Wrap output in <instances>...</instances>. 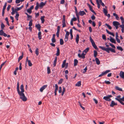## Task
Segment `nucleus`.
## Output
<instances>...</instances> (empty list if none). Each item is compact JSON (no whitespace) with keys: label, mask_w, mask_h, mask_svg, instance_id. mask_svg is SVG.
<instances>
[{"label":"nucleus","mask_w":124,"mask_h":124,"mask_svg":"<svg viewBox=\"0 0 124 124\" xmlns=\"http://www.w3.org/2000/svg\"><path fill=\"white\" fill-rule=\"evenodd\" d=\"M20 88L21 90V91H20L19 93H18V94L20 96V99H21L24 101H26L27 100V98L25 96V95L23 93L24 91L23 88V85L22 84L21 85Z\"/></svg>","instance_id":"1"},{"label":"nucleus","mask_w":124,"mask_h":124,"mask_svg":"<svg viewBox=\"0 0 124 124\" xmlns=\"http://www.w3.org/2000/svg\"><path fill=\"white\" fill-rule=\"evenodd\" d=\"M89 47L86 48L83 52V53L81 54V55L80 54H78V56L79 58H81L82 59H85V55L86 53L89 50Z\"/></svg>","instance_id":"2"},{"label":"nucleus","mask_w":124,"mask_h":124,"mask_svg":"<svg viewBox=\"0 0 124 124\" xmlns=\"http://www.w3.org/2000/svg\"><path fill=\"white\" fill-rule=\"evenodd\" d=\"M99 47L102 50L106 51L108 53H110V48H106L104 46H100Z\"/></svg>","instance_id":"3"},{"label":"nucleus","mask_w":124,"mask_h":124,"mask_svg":"<svg viewBox=\"0 0 124 124\" xmlns=\"http://www.w3.org/2000/svg\"><path fill=\"white\" fill-rule=\"evenodd\" d=\"M62 27L64 28L66 26V23H65V16L63 15V19L62 22Z\"/></svg>","instance_id":"4"},{"label":"nucleus","mask_w":124,"mask_h":124,"mask_svg":"<svg viewBox=\"0 0 124 124\" xmlns=\"http://www.w3.org/2000/svg\"><path fill=\"white\" fill-rule=\"evenodd\" d=\"M110 71V70H106L105 71L103 72H102V73L100 74L98 77H101L102 76H104L107 73L109 72Z\"/></svg>","instance_id":"5"},{"label":"nucleus","mask_w":124,"mask_h":124,"mask_svg":"<svg viewBox=\"0 0 124 124\" xmlns=\"http://www.w3.org/2000/svg\"><path fill=\"white\" fill-rule=\"evenodd\" d=\"M121 97L120 95H118L116 96V97L115 98V99L117 101V100H119L121 101H123L124 102V96L121 98Z\"/></svg>","instance_id":"6"},{"label":"nucleus","mask_w":124,"mask_h":124,"mask_svg":"<svg viewBox=\"0 0 124 124\" xmlns=\"http://www.w3.org/2000/svg\"><path fill=\"white\" fill-rule=\"evenodd\" d=\"M26 63L27 62H28V65L29 66L31 67L32 66V63L31 62L30 60H28V57H26Z\"/></svg>","instance_id":"7"},{"label":"nucleus","mask_w":124,"mask_h":124,"mask_svg":"<svg viewBox=\"0 0 124 124\" xmlns=\"http://www.w3.org/2000/svg\"><path fill=\"white\" fill-rule=\"evenodd\" d=\"M0 35L3 36L5 37H7V34L4 32L2 30H0Z\"/></svg>","instance_id":"8"},{"label":"nucleus","mask_w":124,"mask_h":124,"mask_svg":"<svg viewBox=\"0 0 124 124\" xmlns=\"http://www.w3.org/2000/svg\"><path fill=\"white\" fill-rule=\"evenodd\" d=\"M119 75L122 78L124 79V72L123 71H121L119 73Z\"/></svg>","instance_id":"9"},{"label":"nucleus","mask_w":124,"mask_h":124,"mask_svg":"<svg viewBox=\"0 0 124 124\" xmlns=\"http://www.w3.org/2000/svg\"><path fill=\"white\" fill-rule=\"evenodd\" d=\"M103 99L105 100L106 101H111V99L109 98L108 96H104L103 98Z\"/></svg>","instance_id":"10"},{"label":"nucleus","mask_w":124,"mask_h":124,"mask_svg":"<svg viewBox=\"0 0 124 124\" xmlns=\"http://www.w3.org/2000/svg\"><path fill=\"white\" fill-rule=\"evenodd\" d=\"M117 103H115L114 101H111V104L110 105V106L112 107H113L114 105H117Z\"/></svg>","instance_id":"11"},{"label":"nucleus","mask_w":124,"mask_h":124,"mask_svg":"<svg viewBox=\"0 0 124 124\" xmlns=\"http://www.w3.org/2000/svg\"><path fill=\"white\" fill-rule=\"evenodd\" d=\"M47 86V85H44L42 86L40 89V92H42L46 88Z\"/></svg>","instance_id":"12"},{"label":"nucleus","mask_w":124,"mask_h":124,"mask_svg":"<svg viewBox=\"0 0 124 124\" xmlns=\"http://www.w3.org/2000/svg\"><path fill=\"white\" fill-rule=\"evenodd\" d=\"M79 15L83 16L84 15H86L85 13L83 11H80L78 12Z\"/></svg>","instance_id":"13"},{"label":"nucleus","mask_w":124,"mask_h":124,"mask_svg":"<svg viewBox=\"0 0 124 124\" xmlns=\"http://www.w3.org/2000/svg\"><path fill=\"white\" fill-rule=\"evenodd\" d=\"M110 39H109L110 41L112 43L116 44V42L115 40L112 38L111 36H110Z\"/></svg>","instance_id":"14"},{"label":"nucleus","mask_w":124,"mask_h":124,"mask_svg":"<svg viewBox=\"0 0 124 124\" xmlns=\"http://www.w3.org/2000/svg\"><path fill=\"white\" fill-rule=\"evenodd\" d=\"M113 25L114 26H119L120 25V23L117 21H114L113 23Z\"/></svg>","instance_id":"15"},{"label":"nucleus","mask_w":124,"mask_h":124,"mask_svg":"<svg viewBox=\"0 0 124 124\" xmlns=\"http://www.w3.org/2000/svg\"><path fill=\"white\" fill-rule=\"evenodd\" d=\"M16 10V8H15L14 9V7H12V12L11 14L12 15H13L15 14V13L16 11H17Z\"/></svg>","instance_id":"16"},{"label":"nucleus","mask_w":124,"mask_h":124,"mask_svg":"<svg viewBox=\"0 0 124 124\" xmlns=\"http://www.w3.org/2000/svg\"><path fill=\"white\" fill-rule=\"evenodd\" d=\"M35 27L37 28L38 31H40L41 26L39 24H36L35 25Z\"/></svg>","instance_id":"17"},{"label":"nucleus","mask_w":124,"mask_h":124,"mask_svg":"<svg viewBox=\"0 0 124 124\" xmlns=\"http://www.w3.org/2000/svg\"><path fill=\"white\" fill-rule=\"evenodd\" d=\"M79 38V35L78 34H77L76 35V41L77 44H78V42Z\"/></svg>","instance_id":"18"},{"label":"nucleus","mask_w":124,"mask_h":124,"mask_svg":"<svg viewBox=\"0 0 124 124\" xmlns=\"http://www.w3.org/2000/svg\"><path fill=\"white\" fill-rule=\"evenodd\" d=\"M17 89L18 93V92L19 93L20 90L19 87V83L18 82L17 83Z\"/></svg>","instance_id":"19"},{"label":"nucleus","mask_w":124,"mask_h":124,"mask_svg":"<svg viewBox=\"0 0 124 124\" xmlns=\"http://www.w3.org/2000/svg\"><path fill=\"white\" fill-rule=\"evenodd\" d=\"M93 46V47L96 49H98V48L97 46L96 45L95 43L94 42L92 43Z\"/></svg>","instance_id":"20"},{"label":"nucleus","mask_w":124,"mask_h":124,"mask_svg":"<svg viewBox=\"0 0 124 124\" xmlns=\"http://www.w3.org/2000/svg\"><path fill=\"white\" fill-rule=\"evenodd\" d=\"M95 60L97 65H99L100 64V62L98 58L96 57L95 58Z\"/></svg>","instance_id":"21"},{"label":"nucleus","mask_w":124,"mask_h":124,"mask_svg":"<svg viewBox=\"0 0 124 124\" xmlns=\"http://www.w3.org/2000/svg\"><path fill=\"white\" fill-rule=\"evenodd\" d=\"M38 37L39 40H40L41 39V32L39 31V32L38 34Z\"/></svg>","instance_id":"22"},{"label":"nucleus","mask_w":124,"mask_h":124,"mask_svg":"<svg viewBox=\"0 0 124 124\" xmlns=\"http://www.w3.org/2000/svg\"><path fill=\"white\" fill-rule=\"evenodd\" d=\"M57 53L56 54V55L57 56H58L60 54V49L59 47H57Z\"/></svg>","instance_id":"23"},{"label":"nucleus","mask_w":124,"mask_h":124,"mask_svg":"<svg viewBox=\"0 0 124 124\" xmlns=\"http://www.w3.org/2000/svg\"><path fill=\"white\" fill-rule=\"evenodd\" d=\"M66 60H64L63 61L62 66V68H64L65 67V66L66 64Z\"/></svg>","instance_id":"24"},{"label":"nucleus","mask_w":124,"mask_h":124,"mask_svg":"<svg viewBox=\"0 0 124 124\" xmlns=\"http://www.w3.org/2000/svg\"><path fill=\"white\" fill-rule=\"evenodd\" d=\"M45 17L44 16H41L40 18L41 20V22L42 23H43L45 22V19H44Z\"/></svg>","instance_id":"25"},{"label":"nucleus","mask_w":124,"mask_h":124,"mask_svg":"<svg viewBox=\"0 0 124 124\" xmlns=\"http://www.w3.org/2000/svg\"><path fill=\"white\" fill-rule=\"evenodd\" d=\"M81 81H79L77 82V83L75 85L76 86H80L81 85Z\"/></svg>","instance_id":"26"},{"label":"nucleus","mask_w":124,"mask_h":124,"mask_svg":"<svg viewBox=\"0 0 124 124\" xmlns=\"http://www.w3.org/2000/svg\"><path fill=\"white\" fill-rule=\"evenodd\" d=\"M115 88L116 90H117L120 91H123L122 88H119L118 86H115Z\"/></svg>","instance_id":"27"},{"label":"nucleus","mask_w":124,"mask_h":124,"mask_svg":"<svg viewBox=\"0 0 124 124\" xmlns=\"http://www.w3.org/2000/svg\"><path fill=\"white\" fill-rule=\"evenodd\" d=\"M115 88L116 90H117L120 91H123L122 88H119L118 86H115Z\"/></svg>","instance_id":"28"},{"label":"nucleus","mask_w":124,"mask_h":124,"mask_svg":"<svg viewBox=\"0 0 124 124\" xmlns=\"http://www.w3.org/2000/svg\"><path fill=\"white\" fill-rule=\"evenodd\" d=\"M78 63V61L76 59H75L74 61V66H75L77 65Z\"/></svg>","instance_id":"29"},{"label":"nucleus","mask_w":124,"mask_h":124,"mask_svg":"<svg viewBox=\"0 0 124 124\" xmlns=\"http://www.w3.org/2000/svg\"><path fill=\"white\" fill-rule=\"evenodd\" d=\"M113 15L116 17V18L117 20L119 19V17L118 15L115 13H113Z\"/></svg>","instance_id":"30"},{"label":"nucleus","mask_w":124,"mask_h":124,"mask_svg":"<svg viewBox=\"0 0 124 124\" xmlns=\"http://www.w3.org/2000/svg\"><path fill=\"white\" fill-rule=\"evenodd\" d=\"M97 4V5L98 7V8H99L100 7V5L99 3L98 0H96Z\"/></svg>","instance_id":"31"},{"label":"nucleus","mask_w":124,"mask_h":124,"mask_svg":"<svg viewBox=\"0 0 124 124\" xmlns=\"http://www.w3.org/2000/svg\"><path fill=\"white\" fill-rule=\"evenodd\" d=\"M103 12L106 16H107V14L108 12L106 9L104 8H103Z\"/></svg>","instance_id":"32"},{"label":"nucleus","mask_w":124,"mask_h":124,"mask_svg":"<svg viewBox=\"0 0 124 124\" xmlns=\"http://www.w3.org/2000/svg\"><path fill=\"white\" fill-rule=\"evenodd\" d=\"M23 7V5H22L21 7L18 8V7H16V10L17 11H19L21 10Z\"/></svg>","instance_id":"33"},{"label":"nucleus","mask_w":124,"mask_h":124,"mask_svg":"<svg viewBox=\"0 0 124 124\" xmlns=\"http://www.w3.org/2000/svg\"><path fill=\"white\" fill-rule=\"evenodd\" d=\"M1 29L2 30L4 29V28L5 27V25L2 22L1 23Z\"/></svg>","instance_id":"34"},{"label":"nucleus","mask_w":124,"mask_h":124,"mask_svg":"<svg viewBox=\"0 0 124 124\" xmlns=\"http://www.w3.org/2000/svg\"><path fill=\"white\" fill-rule=\"evenodd\" d=\"M44 4L43 2H41L40 3V5H39V7H41L42 8L44 6Z\"/></svg>","instance_id":"35"},{"label":"nucleus","mask_w":124,"mask_h":124,"mask_svg":"<svg viewBox=\"0 0 124 124\" xmlns=\"http://www.w3.org/2000/svg\"><path fill=\"white\" fill-rule=\"evenodd\" d=\"M55 88L54 90L55 92H57L58 90V86L57 84H55Z\"/></svg>","instance_id":"36"},{"label":"nucleus","mask_w":124,"mask_h":124,"mask_svg":"<svg viewBox=\"0 0 124 124\" xmlns=\"http://www.w3.org/2000/svg\"><path fill=\"white\" fill-rule=\"evenodd\" d=\"M64 43V42L63 40L62 39H60V44L62 45Z\"/></svg>","instance_id":"37"},{"label":"nucleus","mask_w":124,"mask_h":124,"mask_svg":"<svg viewBox=\"0 0 124 124\" xmlns=\"http://www.w3.org/2000/svg\"><path fill=\"white\" fill-rule=\"evenodd\" d=\"M94 56L95 57L97 56V52L96 50H94Z\"/></svg>","instance_id":"38"},{"label":"nucleus","mask_w":124,"mask_h":124,"mask_svg":"<svg viewBox=\"0 0 124 124\" xmlns=\"http://www.w3.org/2000/svg\"><path fill=\"white\" fill-rule=\"evenodd\" d=\"M19 14H16L15 16V18L17 21H18V17L19 16Z\"/></svg>","instance_id":"39"},{"label":"nucleus","mask_w":124,"mask_h":124,"mask_svg":"<svg viewBox=\"0 0 124 124\" xmlns=\"http://www.w3.org/2000/svg\"><path fill=\"white\" fill-rule=\"evenodd\" d=\"M117 48L119 50H120L121 51H122L123 50V49L122 48V47L120 46H117Z\"/></svg>","instance_id":"40"},{"label":"nucleus","mask_w":124,"mask_h":124,"mask_svg":"<svg viewBox=\"0 0 124 124\" xmlns=\"http://www.w3.org/2000/svg\"><path fill=\"white\" fill-rule=\"evenodd\" d=\"M87 67L86 66L85 68L84 69L82 73H85V72H86L87 70Z\"/></svg>","instance_id":"41"},{"label":"nucleus","mask_w":124,"mask_h":124,"mask_svg":"<svg viewBox=\"0 0 124 124\" xmlns=\"http://www.w3.org/2000/svg\"><path fill=\"white\" fill-rule=\"evenodd\" d=\"M120 19L121 20V22L122 24H124V19L122 16H121Z\"/></svg>","instance_id":"42"},{"label":"nucleus","mask_w":124,"mask_h":124,"mask_svg":"<svg viewBox=\"0 0 124 124\" xmlns=\"http://www.w3.org/2000/svg\"><path fill=\"white\" fill-rule=\"evenodd\" d=\"M32 20L31 19L29 22V26H31L32 25Z\"/></svg>","instance_id":"43"},{"label":"nucleus","mask_w":124,"mask_h":124,"mask_svg":"<svg viewBox=\"0 0 124 124\" xmlns=\"http://www.w3.org/2000/svg\"><path fill=\"white\" fill-rule=\"evenodd\" d=\"M38 50V48H36L35 50V54H36L37 56L39 54Z\"/></svg>","instance_id":"44"},{"label":"nucleus","mask_w":124,"mask_h":124,"mask_svg":"<svg viewBox=\"0 0 124 124\" xmlns=\"http://www.w3.org/2000/svg\"><path fill=\"white\" fill-rule=\"evenodd\" d=\"M105 25L108 27L109 29L111 30V29L112 28V27L109 25L107 23H106Z\"/></svg>","instance_id":"45"},{"label":"nucleus","mask_w":124,"mask_h":124,"mask_svg":"<svg viewBox=\"0 0 124 124\" xmlns=\"http://www.w3.org/2000/svg\"><path fill=\"white\" fill-rule=\"evenodd\" d=\"M47 73L48 74H49L50 73V68L49 67H47Z\"/></svg>","instance_id":"46"},{"label":"nucleus","mask_w":124,"mask_h":124,"mask_svg":"<svg viewBox=\"0 0 124 124\" xmlns=\"http://www.w3.org/2000/svg\"><path fill=\"white\" fill-rule=\"evenodd\" d=\"M7 5V3L6 2L5 3L4 5L3 6L2 10H5L6 9V8Z\"/></svg>","instance_id":"47"},{"label":"nucleus","mask_w":124,"mask_h":124,"mask_svg":"<svg viewBox=\"0 0 124 124\" xmlns=\"http://www.w3.org/2000/svg\"><path fill=\"white\" fill-rule=\"evenodd\" d=\"M23 52H22V55L20 56L18 58L20 60H21L23 58Z\"/></svg>","instance_id":"48"},{"label":"nucleus","mask_w":124,"mask_h":124,"mask_svg":"<svg viewBox=\"0 0 124 124\" xmlns=\"http://www.w3.org/2000/svg\"><path fill=\"white\" fill-rule=\"evenodd\" d=\"M69 34V32L67 31L66 32V34L65 35V37L68 38V36Z\"/></svg>","instance_id":"49"},{"label":"nucleus","mask_w":124,"mask_h":124,"mask_svg":"<svg viewBox=\"0 0 124 124\" xmlns=\"http://www.w3.org/2000/svg\"><path fill=\"white\" fill-rule=\"evenodd\" d=\"M110 51L113 53H115L116 51L113 48H110Z\"/></svg>","instance_id":"50"},{"label":"nucleus","mask_w":124,"mask_h":124,"mask_svg":"<svg viewBox=\"0 0 124 124\" xmlns=\"http://www.w3.org/2000/svg\"><path fill=\"white\" fill-rule=\"evenodd\" d=\"M109 44L111 46L112 48L114 49L116 48L115 46L113 44L110 43H109Z\"/></svg>","instance_id":"51"},{"label":"nucleus","mask_w":124,"mask_h":124,"mask_svg":"<svg viewBox=\"0 0 124 124\" xmlns=\"http://www.w3.org/2000/svg\"><path fill=\"white\" fill-rule=\"evenodd\" d=\"M63 79H62L61 78L59 80L58 83L59 84H61L62 82Z\"/></svg>","instance_id":"52"},{"label":"nucleus","mask_w":124,"mask_h":124,"mask_svg":"<svg viewBox=\"0 0 124 124\" xmlns=\"http://www.w3.org/2000/svg\"><path fill=\"white\" fill-rule=\"evenodd\" d=\"M102 39L104 40H106V36L104 34H103L102 35Z\"/></svg>","instance_id":"53"},{"label":"nucleus","mask_w":124,"mask_h":124,"mask_svg":"<svg viewBox=\"0 0 124 124\" xmlns=\"http://www.w3.org/2000/svg\"><path fill=\"white\" fill-rule=\"evenodd\" d=\"M59 90L58 91L59 93H61L62 91V87L61 86H60L59 88Z\"/></svg>","instance_id":"54"},{"label":"nucleus","mask_w":124,"mask_h":124,"mask_svg":"<svg viewBox=\"0 0 124 124\" xmlns=\"http://www.w3.org/2000/svg\"><path fill=\"white\" fill-rule=\"evenodd\" d=\"M32 16H31L29 15V16H27V20L28 21L29 20V19H31Z\"/></svg>","instance_id":"55"},{"label":"nucleus","mask_w":124,"mask_h":124,"mask_svg":"<svg viewBox=\"0 0 124 124\" xmlns=\"http://www.w3.org/2000/svg\"><path fill=\"white\" fill-rule=\"evenodd\" d=\"M27 12L29 13V14H31L32 12V11L29 8L27 10Z\"/></svg>","instance_id":"56"},{"label":"nucleus","mask_w":124,"mask_h":124,"mask_svg":"<svg viewBox=\"0 0 124 124\" xmlns=\"http://www.w3.org/2000/svg\"><path fill=\"white\" fill-rule=\"evenodd\" d=\"M104 82L107 84H109L111 83V82L109 81L106 80Z\"/></svg>","instance_id":"57"},{"label":"nucleus","mask_w":124,"mask_h":124,"mask_svg":"<svg viewBox=\"0 0 124 124\" xmlns=\"http://www.w3.org/2000/svg\"><path fill=\"white\" fill-rule=\"evenodd\" d=\"M11 6L10 5H9L8 6L7 8V10L8 11L9 10V9L11 8Z\"/></svg>","instance_id":"58"},{"label":"nucleus","mask_w":124,"mask_h":124,"mask_svg":"<svg viewBox=\"0 0 124 124\" xmlns=\"http://www.w3.org/2000/svg\"><path fill=\"white\" fill-rule=\"evenodd\" d=\"M87 5L88 6L90 10H91L92 9V6L89 4H87Z\"/></svg>","instance_id":"59"},{"label":"nucleus","mask_w":124,"mask_h":124,"mask_svg":"<svg viewBox=\"0 0 124 124\" xmlns=\"http://www.w3.org/2000/svg\"><path fill=\"white\" fill-rule=\"evenodd\" d=\"M51 40L52 42L53 43H55L56 42V40L55 38H52Z\"/></svg>","instance_id":"60"},{"label":"nucleus","mask_w":124,"mask_h":124,"mask_svg":"<svg viewBox=\"0 0 124 124\" xmlns=\"http://www.w3.org/2000/svg\"><path fill=\"white\" fill-rule=\"evenodd\" d=\"M22 63H20V65L19 66V70H21L22 69Z\"/></svg>","instance_id":"61"},{"label":"nucleus","mask_w":124,"mask_h":124,"mask_svg":"<svg viewBox=\"0 0 124 124\" xmlns=\"http://www.w3.org/2000/svg\"><path fill=\"white\" fill-rule=\"evenodd\" d=\"M117 101H118L121 104L124 105V103L122 101H121L119 100H117Z\"/></svg>","instance_id":"62"},{"label":"nucleus","mask_w":124,"mask_h":124,"mask_svg":"<svg viewBox=\"0 0 124 124\" xmlns=\"http://www.w3.org/2000/svg\"><path fill=\"white\" fill-rule=\"evenodd\" d=\"M91 18L92 20H94L95 18V17L94 15H93L91 17Z\"/></svg>","instance_id":"63"},{"label":"nucleus","mask_w":124,"mask_h":124,"mask_svg":"<svg viewBox=\"0 0 124 124\" xmlns=\"http://www.w3.org/2000/svg\"><path fill=\"white\" fill-rule=\"evenodd\" d=\"M56 62L57 61H55V60H54L53 64L54 67L56 66Z\"/></svg>","instance_id":"64"}]
</instances>
